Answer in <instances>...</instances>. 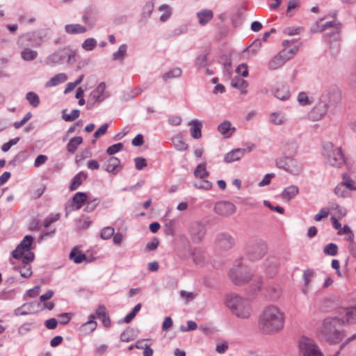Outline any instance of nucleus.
Masks as SVG:
<instances>
[{"mask_svg":"<svg viewBox=\"0 0 356 356\" xmlns=\"http://www.w3.org/2000/svg\"><path fill=\"white\" fill-rule=\"evenodd\" d=\"M284 314L275 305L264 308L259 316V328L262 333L273 334L280 332L284 327Z\"/></svg>","mask_w":356,"mask_h":356,"instance_id":"obj_1","label":"nucleus"},{"mask_svg":"<svg viewBox=\"0 0 356 356\" xmlns=\"http://www.w3.org/2000/svg\"><path fill=\"white\" fill-rule=\"evenodd\" d=\"M43 42V37L41 35L34 33L24 34L20 35L17 44L22 49L21 58L25 61H31L38 57V51L29 47L30 43L32 46L39 47Z\"/></svg>","mask_w":356,"mask_h":356,"instance_id":"obj_2","label":"nucleus"},{"mask_svg":"<svg viewBox=\"0 0 356 356\" xmlns=\"http://www.w3.org/2000/svg\"><path fill=\"white\" fill-rule=\"evenodd\" d=\"M225 304L232 312L238 318H248L252 314L250 303L236 294L227 296Z\"/></svg>","mask_w":356,"mask_h":356,"instance_id":"obj_3","label":"nucleus"},{"mask_svg":"<svg viewBox=\"0 0 356 356\" xmlns=\"http://www.w3.org/2000/svg\"><path fill=\"white\" fill-rule=\"evenodd\" d=\"M341 320L339 318H326L322 323L320 330L321 337L331 343H339L343 337L344 334L336 327Z\"/></svg>","mask_w":356,"mask_h":356,"instance_id":"obj_4","label":"nucleus"},{"mask_svg":"<svg viewBox=\"0 0 356 356\" xmlns=\"http://www.w3.org/2000/svg\"><path fill=\"white\" fill-rule=\"evenodd\" d=\"M323 154L330 165L333 166L339 167L344 163V157L341 147H335L330 142L323 144Z\"/></svg>","mask_w":356,"mask_h":356,"instance_id":"obj_5","label":"nucleus"},{"mask_svg":"<svg viewBox=\"0 0 356 356\" xmlns=\"http://www.w3.org/2000/svg\"><path fill=\"white\" fill-rule=\"evenodd\" d=\"M298 347L302 356H323L319 347L312 339L302 337L299 339Z\"/></svg>","mask_w":356,"mask_h":356,"instance_id":"obj_6","label":"nucleus"},{"mask_svg":"<svg viewBox=\"0 0 356 356\" xmlns=\"http://www.w3.org/2000/svg\"><path fill=\"white\" fill-rule=\"evenodd\" d=\"M267 252V245L261 240L252 241L248 243L246 254L252 261L261 259Z\"/></svg>","mask_w":356,"mask_h":356,"instance_id":"obj_7","label":"nucleus"},{"mask_svg":"<svg viewBox=\"0 0 356 356\" xmlns=\"http://www.w3.org/2000/svg\"><path fill=\"white\" fill-rule=\"evenodd\" d=\"M194 176L200 179V181L194 183V186L197 188L210 190L212 188V184L207 179L209 176V172L207 170L206 163L199 164L194 170Z\"/></svg>","mask_w":356,"mask_h":356,"instance_id":"obj_8","label":"nucleus"},{"mask_svg":"<svg viewBox=\"0 0 356 356\" xmlns=\"http://www.w3.org/2000/svg\"><path fill=\"white\" fill-rule=\"evenodd\" d=\"M229 277L235 284L242 285L249 282L251 273L241 266H237L230 270Z\"/></svg>","mask_w":356,"mask_h":356,"instance_id":"obj_9","label":"nucleus"},{"mask_svg":"<svg viewBox=\"0 0 356 356\" xmlns=\"http://www.w3.org/2000/svg\"><path fill=\"white\" fill-rule=\"evenodd\" d=\"M276 165L293 174H298L300 171V168L297 161L289 156H285L277 159Z\"/></svg>","mask_w":356,"mask_h":356,"instance_id":"obj_10","label":"nucleus"},{"mask_svg":"<svg viewBox=\"0 0 356 356\" xmlns=\"http://www.w3.org/2000/svg\"><path fill=\"white\" fill-rule=\"evenodd\" d=\"M341 92L336 86L330 87L322 95V101L327 104H337L340 102Z\"/></svg>","mask_w":356,"mask_h":356,"instance_id":"obj_11","label":"nucleus"},{"mask_svg":"<svg viewBox=\"0 0 356 356\" xmlns=\"http://www.w3.org/2000/svg\"><path fill=\"white\" fill-rule=\"evenodd\" d=\"M216 245L222 250L232 248L235 244L234 238L228 233H219L216 238Z\"/></svg>","mask_w":356,"mask_h":356,"instance_id":"obj_12","label":"nucleus"},{"mask_svg":"<svg viewBox=\"0 0 356 356\" xmlns=\"http://www.w3.org/2000/svg\"><path fill=\"white\" fill-rule=\"evenodd\" d=\"M33 238L31 236H26L21 243L17 245L12 254L15 259L23 258L25 252H31L30 248L33 243Z\"/></svg>","mask_w":356,"mask_h":356,"instance_id":"obj_13","label":"nucleus"},{"mask_svg":"<svg viewBox=\"0 0 356 356\" xmlns=\"http://www.w3.org/2000/svg\"><path fill=\"white\" fill-rule=\"evenodd\" d=\"M189 232L193 240L199 243L204 238L206 233V228L203 223L200 221H196L190 225Z\"/></svg>","mask_w":356,"mask_h":356,"instance_id":"obj_14","label":"nucleus"},{"mask_svg":"<svg viewBox=\"0 0 356 356\" xmlns=\"http://www.w3.org/2000/svg\"><path fill=\"white\" fill-rule=\"evenodd\" d=\"M214 210L220 216H229L236 211V207L229 202L221 201L216 204Z\"/></svg>","mask_w":356,"mask_h":356,"instance_id":"obj_15","label":"nucleus"},{"mask_svg":"<svg viewBox=\"0 0 356 356\" xmlns=\"http://www.w3.org/2000/svg\"><path fill=\"white\" fill-rule=\"evenodd\" d=\"M280 148L285 156H293L297 152L298 144L294 139H287L281 143Z\"/></svg>","mask_w":356,"mask_h":356,"instance_id":"obj_16","label":"nucleus"},{"mask_svg":"<svg viewBox=\"0 0 356 356\" xmlns=\"http://www.w3.org/2000/svg\"><path fill=\"white\" fill-rule=\"evenodd\" d=\"M291 56H286V51L282 50L279 54L274 56L268 63V69L275 70L282 66L286 61L289 60Z\"/></svg>","mask_w":356,"mask_h":356,"instance_id":"obj_17","label":"nucleus"},{"mask_svg":"<svg viewBox=\"0 0 356 356\" xmlns=\"http://www.w3.org/2000/svg\"><path fill=\"white\" fill-rule=\"evenodd\" d=\"M105 83H100L96 89L90 93L89 100H91L93 103L102 102L107 97L105 95Z\"/></svg>","mask_w":356,"mask_h":356,"instance_id":"obj_18","label":"nucleus"},{"mask_svg":"<svg viewBox=\"0 0 356 356\" xmlns=\"http://www.w3.org/2000/svg\"><path fill=\"white\" fill-rule=\"evenodd\" d=\"M250 282V296L254 297L257 293L261 291L263 286V279L261 276L253 275L251 273V277L249 279Z\"/></svg>","mask_w":356,"mask_h":356,"instance_id":"obj_19","label":"nucleus"},{"mask_svg":"<svg viewBox=\"0 0 356 356\" xmlns=\"http://www.w3.org/2000/svg\"><path fill=\"white\" fill-rule=\"evenodd\" d=\"M33 259L34 254L33 252H29L23 257L22 262L24 266L20 269V274L22 277H29L31 275L32 271L29 263L31 262Z\"/></svg>","mask_w":356,"mask_h":356,"instance_id":"obj_20","label":"nucleus"},{"mask_svg":"<svg viewBox=\"0 0 356 356\" xmlns=\"http://www.w3.org/2000/svg\"><path fill=\"white\" fill-rule=\"evenodd\" d=\"M341 314L343 316L341 319L342 323H356V307L344 308L342 309Z\"/></svg>","mask_w":356,"mask_h":356,"instance_id":"obj_21","label":"nucleus"},{"mask_svg":"<svg viewBox=\"0 0 356 356\" xmlns=\"http://www.w3.org/2000/svg\"><path fill=\"white\" fill-rule=\"evenodd\" d=\"M266 272L270 277H274L278 270L279 261L274 257L268 258L265 262Z\"/></svg>","mask_w":356,"mask_h":356,"instance_id":"obj_22","label":"nucleus"},{"mask_svg":"<svg viewBox=\"0 0 356 356\" xmlns=\"http://www.w3.org/2000/svg\"><path fill=\"white\" fill-rule=\"evenodd\" d=\"M282 290L278 284H270L266 289V297L272 301L277 300L281 296Z\"/></svg>","mask_w":356,"mask_h":356,"instance_id":"obj_23","label":"nucleus"},{"mask_svg":"<svg viewBox=\"0 0 356 356\" xmlns=\"http://www.w3.org/2000/svg\"><path fill=\"white\" fill-rule=\"evenodd\" d=\"M188 125L191 127V136L195 139H200L202 137V122L197 120H193L188 123Z\"/></svg>","mask_w":356,"mask_h":356,"instance_id":"obj_24","label":"nucleus"},{"mask_svg":"<svg viewBox=\"0 0 356 356\" xmlns=\"http://www.w3.org/2000/svg\"><path fill=\"white\" fill-rule=\"evenodd\" d=\"M245 149H235L228 152L224 158L226 163H232L238 161L244 154Z\"/></svg>","mask_w":356,"mask_h":356,"instance_id":"obj_25","label":"nucleus"},{"mask_svg":"<svg viewBox=\"0 0 356 356\" xmlns=\"http://www.w3.org/2000/svg\"><path fill=\"white\" fill-rule=\"evenodd\" d=\"M95 318L101 319L104 325L108 327L111 325V321L107 315L106 309L104 305H99L96 311Z\"/></svg>","mask_w":356,"mask_h":356,"instance_id":"obj_26","label":"nucleus"},{"mask_svg":"<svg viewBox=\"0 0 356 356\" xmlns=\"http://www.w3.org/2000/svg\"><path fill=\"white\" fill-rule=\"evenodd\" d=\"M95 318L101 319L104 325L108 327L111 325V321L107 315L106 309L104 305H99L96 311Z\"/></svg>","mask_w":356,"mask_h":356,"instance_id":"obj_27","label":"nucleus"},{"mask_svg":"<svg viewBox=\"0 0 356 356\" xmlns=\"http://www.w3.org/2000/svg\"><path fill=\"white\" fill-rule=\"evenodd\" d=\"M120 161L116 157H111L105 163V170L108 172L116 174L119 171Z\"/></svg>","mask_w":356,"mask_h":356,"instance_id":"obj_28","label":"nucleus"},{"mask_svg":"<svg viewBox=\"0 0 356 356\" xmlns=\"http://www.w3.org/2000/svg\"><path fill=\"white\" fill-rule=\"evenodd\" d=\"M218 129L225 138H229L235 131V128L232 127L229 121L222 122L218 125Z\"/></svg>","mask_w":356,"mask_h":356,"instance_id":"obj_29","label":"nucleus"},{"mask_svg":"<svg viewBox=\"0 0 356 356\" xmlns=\"http://www.w3.org/2000/svg\"><path fill=\"white\" fill-rule=\"evenodd\" d=\"M197 17L198 18L199 24L201 26L207 24L213 17V13L211 10L204 9L197 13Z\"/></svg>","mask_w":356,"mask_h":356,"instance_id":"obj_30","label":"nucleus"},{"mask_svg":"<svg viewBox=\"0 0 356 356\" xmlns=\"http://www.w3.org/2000/svg\"><path fill=\"white\" fill-rule=\"evenodd\" d=\"M248 82L239 76H235L232 79L231 86L240 90L242 94L247 92Z\"/></svg>","mask_w":356,"mask_h":356,"instance_id":"obj_31","label":"nucleus"},{"mask_svg":"<svg viewBox=\"0 0 356 356\" xmlns=\"http://www.w3.org/2000/svg\"><path fill=\"white\" fill-rule=\"evenodd\" d=\"M172 141L175 148L179 151H186L188 147V144L184 142L183 137L181 134H177L175 136L172 138Z\"/></svg>","mask_w":356,"mask_h":356,"instance_id":"obj_32","label":"nucleus"},{"mask_svg":"<svg viewBox=\"0 0 356 356\" xmlns=\"http://www.w3.org/2000/svg\"><path fill=\"white\" fill-rule=\"evenodd\" d=\"M67 79V76L64 73H60L52 77L49 81L45 83L47 88L53 87L58 85L59 83H64Z\"/></svg>","mask_w":356,"mask_h":356,"instance_id":"obj_33","label":"nucleus"},{"mask_svg":"<svg viewBox=\"0 0 356 356\" xmlns=\"http://www.w3.org/2000/svg\"><path fill=\"white\" fill-rule=\"evenodd\" d=\"M65 30L69 34H79L85 33L86 28L79 24H72L66 25Z\"/></svg>","mask_w":356,"mask_h":356,"instance_id":"obj_34","label":"nucleus"},{"mask_svg":"<svg viewBox=\"0 0 356 356\" xmlns=\"http://www.w3.org/2000/svg\"><path fill=\"white\" fill-rule=\"evenodd\" d=\"M87 201V195L83 192L76 193L73 198L72 202L75 204L76 209H79L83 204Z\"/></svg>","mask_w":356,"mask_h":356,"instance_id":"obj_35","label":"nucleus"},{"mask_svg":"<svg viewBox=\"0 0 356 356\" xmlns=\"http://www.w3.org/2000/svg\"><path fill=\"white\" fill-rule=\"evenodd\" d=\"M95 315L91 314L89 317V321L84 323L81 330L84 333H90L94 331L97 327V323L95 321Z\"/></svg>","mask_w":356,"mask_h":356,"instance_id":"obj_36","label":"nucleus"},{"mask_svg":"<svg viewBox=\"0 0 356 356\" xmlns=\"http://www.w3.org/2000/svg\"><path fill=\"white\" fill-rule=\"evenodd\" d=\"M298 188L297 186H290L284 190L282 197L284 200L289 201L298 193Z\"/></svg>","mask_w":356,"mask_h":356,"instance_id":"obj_37","label":"nucleus"},{"mask_svg":"<svg viewBox=\"0 0 356 356\" xmlns=\"http://www.w3.org/2000/svg\"><path fill=\"white\" fill-rule=\"evenodd\" d=\"M70 259L76 264H80L86 260V255L83 253L79 252L76 247L74 248L70 254Z\"/></svg>","mask_w":356,"mask_h":356,"instance_id":"obj_38","label":"nucleus"},{"mask_svg":"<svg viewBox=\"0 0 356 356\" xmlns=\"http://www.w3.org/2000/svg\"><path fill=\"white\" fill-rule=\"evenodd\" d=\"M86 175L83 172H80L77 174L74 177L70 186V189L71 191L76 190L82 184L83 181L86 179Z\"/></svg>","mask_w":356,"mask_h":356,"instance_id":"obj_39","label":"nucleus"},{"mask_svg":"<svg viewBox=\"0 0 356 356\" xmlns=\"http://www.w3.org/2000/svg\"><path fill=\"white\" fill-rule=\"evenodd\" d=\"M83 142V139L80 136L74 137L70 139V142L67 145V151L70 153H74L78 146Z\"/></svg>","mask_w":356,"mask_h":356,"instance_id":"obj_40","label":"nucleus"},{"mask_svg":"<svg viewBox=\"0 0 356 356\" xmlns=\"http://www.w3.org/2000/svg\"><path fill=\"white\" fill-rule=\"evenodd\" d=\"M314 274V271L310 269H307L304 271L303 279H304V282H305V286L302 289V292L305 294H307L309 291V282H310L312 278L313 277Z\"/></svg>","mask_w":356,"mask_h":356,"instance_id":"obj_41","label":"nucleus"},{"mask_svg":"<svg viewBox=\"0 0 356 356\" xmlns=\"http://www.w3.org/2000/svg\"><path fill=\"white\" fill-rule=\"evenodd\" d=\"M193 259L197 265H203L206 261V257L203 252L195 250L193 254Z\"/></svg>","mask_w":356,"mask_h":356,"instance_id":"obj_42","label":"nucleus"},{"mask_svg":"<svg viewBox=\"0 0 356 356\" xmlns=\"http://www.w3.org/2000/svg\"><path fill=\"white\" fill-rule=\"evenodd\" d=\"M181 74V70L180 68L176 67L170 71H169L167 73H165L163 75V79L164 81H168V79H172V78H177L180 76Z\"/></svg>","mask_w":356,"mask_h":356,"instance_id":"obj_43","label":"nucleus"},{"mask_svg":"<svg viewBox=\"0 0 356 356\" xmlns=\"http://www.w3.org/2000/svg\"><path fill=\"white\" fill-rule=\"evenodd\" d=\"M275 96L280 100H285L289 97L290 93L286 88L282 86V88H277L275 90Z\"/></svg>","mask_w":356,"mask_h":356,"instance_id":"obj_44","label":"nucleus"},{"mask_svg":"<svg viewBox=\"0 0 356 356\" xmlns=\"http://www.w3.org/2000/svg\"><path fill=\"white\" fill-rule=\"evenodd\" d=\"M338 252V246L334 243H329L324 247L323 252L325 254L335 256Z\"/></svg>","mask_w":356,"mask_h":356,"instance_id":"obj_45","label":"nucleus"},{"mask_svg":"<svg viewBox=\"0 0 356 356\" xmlns=\"http://www.w3.org/2000/svg\"><path fill=\"white\" fill-rule=\"evenodd\" d=\"M26 99L28 100V102H29V104L33 106V107H36L38 106L39 103H40V99H39V97L38 96L37 94H35V92H29L27 94H26Z\"/></svg>","mask_w":356,"mask_h":356,"instance_id":"obj_46","label":"nucleus"},{"mask_svg":"<svg viewBox=\"0 0 356 356\" xmlns=\"http://www.w3.org/2000/svg\"><path fill=\"white\" fill-rule=\"evenodd\" d=\"M270 122L275 125H280L284 123L285 118L283 115L279 113H273L270 115Z\"/></svg>","mask_w":356,"mask_h":356,"instance_id":"obj_47","label":"nucleus"},{"mask_svg":"<svg viewBox=\"0 0 356 356\" xmlns=\"http://www.w3.org/2000/svg\"><path fill=\"white\" fill-rule=\"evenodd\" d=\"M127 45L126 44H122L118 50L115 52L113 55L114 60H122L123 57L125 56L127 52Z\"/></svg>","mask_w":356,"mask_h":356,"instance_id":"obj_48","label":"nucleus"},{"mask_svg":"<svg viewBox=\"0 0 356 356\" xmlns=\"http://www.w3.org/2000/svg\"><path fill=\"white\" fill-rule=\"evenodd\" d=\"M334 193L337 195L341 197H346L349 193L348 190L346 188V185L342 184V183H340L334 189Z\"/></svg>","mask_w":356,"mask_h":356,"instance_id":"obj_49","label":"nucleus"},{"mask_svg":"<svg viewBox=\"0 0 356 356\" xmlns=\"http://www.w3.org/2000/svg\"><path fill=\"white\" fill-rule=\"evenodd\" d=\"M114 232L115 230L113 227H106L102 230L100 236L102 239L107 240L113 236Z\"/></svg>","mask_w":356,"mask_h":356,"instance_id":"obj_50","label":"nucleus"},{"mask_svg":"<svg viewBox=\"0 0 356 356\" xmlns=\"http://www.w3.org/2000/svg\"><path fill=\"white\" fill-rule=\"evenodd\" d=\"M161 11H164V13L160 17L161 22H165L171 15V9L168 5H162L159 7Z\"/></svg>","mask_w":356,"mask_h":356,"instance_id":"obj_51","label":"nucleus"},{"mask_svg":"<svg viewBox=\"0 0 356 356\" xmlns=\"http://www.w3.org/2000/svg\"><path fill=\"white\" fill-rule=\"evenodd\" d=\"M96 44L97 42L95 39L88 38L83 42V43L82 44V47L85 50L91 51L95 47Z\"/></svg>","mask_w":356,"mask_h":356,"instance_id":"obj_52","label":"nucleus"},{"mask_svg":"<svg viewBox=\"0 0 356 356\" xmlns=\"http://www.w3.org/2000/svg\"><path fill=\"white\" fill-rule=\"evenodd\" d=\"M300 6V0H289L288 3L286 15H291V13Z\"/></svg>","mask_w":356,"mask_h":356,"instance_id":"obj_53","label":"nucleus"},{"mask_svg":"<svg viewBox=\"0 0 356 356\" xmlns=\"http://www.w3.org/2000/svg\"><path fill=\"white\" fill-rule=\"evenodd\" d=\"M122 147H123L122 143H117V144L110 146L107 149L106 152L109 155H113V154L117 153L118 152L120 151L122 149Z\"/></svg>","mask_w":356,"mask_h":356,"instance_id":"obj_54","label":"nucleus"},{"mask_svg":"<svg viewBox=\"0 0 356 356\" xmlns=\"http://www.w3.org/2000/svg\"><path fill=\"white\" fill-rule=\"evenodd\" d=\"M207 54H200L196 58V65L199 67H203L207 65Z\"/></svg>","mask_w":356,"mask_h":356,"instance_id":"obj_55","label":"nucleus"},{"mask_svg":"<svg viewBox=\"0 0 356 356\" xmlns=\"http://www.w3.org/2000/svg\"><path fill=\"white\" fill-rule=\"evenodd\" d=\"M108 124H104L103 125H102L94 134V137L95 138H99L100 136H103L104 134H106L107 129H108Z\"/></svg>","mask_w":356,"mask_h":356,"instance_id":"obj_56","label":"nucleus"},{"mask_svg":"<svg viewBox=\"0 0 356 356\" xmlns=\"http://www.w3.org/2000/svg\"><path fill=\"white\" fill-rule=\"evenodd\" d=\"M236 71L238 74H240L243 77H246L248 75V65L246 64H241L238 65Z\"/></svg>","mask_w":356,"mask_h":356,"instance_id":"obj_57","label":"nucleus"},{"mask_svg":"<svg viewBox=\"0 0 356 356\" xmlns=\"http://www.w3.org/2000/svg\"><path fill=\"white\" fill-rule=\"evenodd\" d=\"M136 168L137 170H142L143 168L147 166L145 159L143 157H137L135 159Z\"/></svg>","mask_w":356,"mask_h":356,"instance_id":"obj_58","label":"nucleus"},{"mask_svg":"<svg viewBox=\"0 0 356 356\" xmlns=\"http://www.w3.org/2000/svg\"><path fill=\"white\" fill-rule=\"evenodd\" d=\"M80 112L78 109H74L70 114L64 117L66 121H73L79 116Z\"/></svg>","mask_w":356,"mask_h":356,"instance_id":"obj_59","label":"nucleus"},{"mask_svg":"<svg viewBox=\"0 0 356 356\" xmlns=\"http://www.w3.org/2000/svg\"><path fill=\"white\" fill-rule=\"evenodd\" d=\"M47 160V157L45 155L40 154L37 156L34 162V166L38 168L41 165L44 164Z\"/></svg>","mask_w":356,"mask_h":356,"instance_id":"obj_60","label":"nucleus"},{"mask_svg":"<svg viewBox=\"0 0 356 356\" xmlns=\"http://www.w3.org/2000/svg\"><path fill=\"white\" fill-rule=\"evenodd\" d=\"M45 326L50 330L55 329L58 325V321L56 318H51L45 321Z\"/></svg>","mask_w":356,"mask_h":356,"instance_id":"obj_61","label":"nucleus"},{"mask_svg":"<svg viewBox=\"0 0 356 356\" xmlns=\"http://www.w3.org/2000/svg\"><path fill=\"white\" fill-rule=\"evenodd\" d=\"M329 216V211L325 209H322L318 213L314 216L316 221H320L322 218H326Z\"/></svg>","mask_w":356,"mask_h":356,"instance_id":"obj_62","label":"nucleus"},{"mask_svg":"<svg viewBox=\"0 0 356 356\" xmlns=\"http://www.w3.org/2000/svg\"><path fill=\"white\" fill-rule=\"evenodd\" d=\"M275 176L273 173L267 174L264 176V179L259 183V186H264L268 185L270 182L271 178Z\"/></svg>","mask_w":356,"mask_h":356,"instance_id":"obj_63","label":"nucleus"},{"mask_svg":"<svg viewBox=\"0 0 356 356\" xmlns=\"http://www.w3.org/2000/svg\"><path fill=\"white\" fill-rule=\"evenodd\" d=\"M298 100L301 105H307L309 103L308 97L305 92H300L298 95Z\"/></svg>","mask_w":356,"mask_h":356,"instance_id":"obj_64","label":"nucleus"}]
</instances>
